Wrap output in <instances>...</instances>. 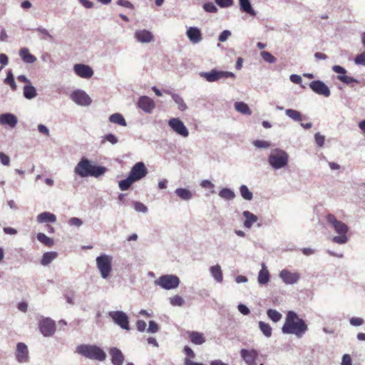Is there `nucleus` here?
<instances>
[{"label": "nucleus", "instance_id": "nucleus-22", "mask_svg": "<svg viewBox=\"0 0 365 365\" xmlns=\"http://www.w3.org/2000/svg\"><path fill=\"white\" fill-rule=\"evenodd\" d=\"M135 37L141 43H150L154 41L153 34L145 29L136 31L135 33Z\"/></svg>", "mask_w": 365, "mask_h": 365}, {"label": "nucleus", "instance_id": "nucleus-52", "mask_svg": "<svg viewBox=\"0 0 365 365\" xmlns=\"http://www.w3.org/2000/svg\"><path fill=\"white\" fill-rule=\"evenodd\" d=\"M216 4L220 7H229L232 5L233 0H215Z\"/></svg>", "mask_w": 365, "mask_h": 365}, {"label": "nucleus", "instance_id": "nucleus-23", "mask_svg": "<svg viewBox=\"0 0 365 365\" xmlns=\"http://www.w3.org/2000/svg\"><path fill=\"white\" fill-rule=\"evenodd\" d=\"M186 34L190 41L193 43H197L202 39V33L197 27H190Z\"/></svg>", "mask_w": 365, "mask_h": 365}, {"label": "nucleus", "instance_id": "nucleus-16", "mask_svg": "<svg viewBox=\"0 0 365 365\" xmlns=\"http://www.w3.org/2000/svg\"><path fill=\"white\" fill-rule=\"evenodd\" d=\"M279 277L285 284H292L296 283L300 278V274L296 272H290L287 269H282Z\"/></svg>", "mask_w": 365, "mask_h": 365}, {"label": "nucleus", "instance_id": "nucleus-62", "mask_svg": "<svg viewBox=\"0 0 365 365\" xmlns=\"http://www.w3.org/2000/svg\"><path fill=\"white\" fill-rule=\"evenodd\" d=\"M68 223L71 225H74V226H80L82 225V221L79 219V218H77V217H71L69 221H68Z\"/></svg>", "mask_w": 365, "mask_h": 365}, {"label": "nucleus", "instance_id": "nucleus-27", "mask_svg": "<svg viewBox=\"0 0 365 365\" xmlns=\"http://www.w3.org/2000/svg\"><path fill=\"white\" fill-rule=\"evenodd\" d=\"M242 215L245 217L244 226L246 228H250L252 225L258 220V217L250 211H244Z\"/></svg>", "mask_w": 365, "mask_h": 365}, {"label": "nucleus", "instance_id": "nucleus-26", "mask_svg": "<svg viewBox=\"0 0 365 365\" xmlns=\"http://www.w3.org/2000/svg\"><path fill=\"white\" fill-rule=\"evenodd\" d=\"M188 336L190 341L196 345H201L205 341L203 334L197 331L188 332Z\"/></svg>", "mask_w": 365, "mask_h": 365}, {"label": "nucleus", "instance_id": "nucleus-39", "mask_svg": "<svg viewBox=\"0 0 365 365\" xmlns=\"http://www.w3.org/2000/svg\"><path fill=\"white\" fill-rule=\"evenodd\" d=\"M259 327L261 331L267 337H270L272 336V329L270 325L267 323L259 322Z\"/></svg>", "mask_w": 365, "mask_h": 365}, {"label": "nucleus", "instance_id": "nucleus-3", "mask_svg": "<svg viewBox=\"0 0 365 365\" xmlns=\"http://www.w3.org/2000/svg\"><path fill=\"white\" fill-rule=\"evenodd\" d=\"M327 220L334 227L335 232L338 233L339 236L333 237L332 241L337 244H345L348 241L346 233L349 231L348 226L341 221L336 220V217L332 214H329L327 216Z\"/></svg>", "mask_w": 365, "mask_h": 365}, {"label": "nucleus", "instance_id": "nucleus-28", "mask_svg": "<svg viewBox=\"0 0 365 365\" xmlns=\"http://www.w3.org/2000/svg\"><path fill=\"white\" fill-rule=\"evenodd\" d=\"M37 220L41 223L55 222L56 221V217L52 213L44 212L38 215Z\"/></svg>", "mask_w": 365, "mask_h": 365}, {"label": "nucleus", "instance_id": "nucleus-14", "mask_svg": "<svg viewBox=\"0 0 365 365\" xmlns=\"http://www.w3.org/2000/svg\"><path fill=\"white\" fill-rule=\"evenodd\" d=\"M310 88L317 94L328 97L330 96V90L328 86L319 80L313 81L309 83Z\"/></svg>", "mask_w": 365, "mask_h": 365}, {"label": "nucleus", "instance_id": "nucleus-33", "mask_svg": "<svg viewBox=\"0 0 365 365\" xmlns=\"http://www.w3.org/2000/svg\"><path fill=\"white\" fill-rule=\"evenodd\" d=\"M235 108L237 111H238L242 114H245V115H251L252 114V111L250 109L249 106H247V104H246L244 102H236L235 103Z\"/></svg>", "mask_w": 365, "mask_h": 365}, {"label": "nucleus", "instance_id": "nucleus-61", "mask_svg": "<svg viewBox=\"0 0 365 365\" xmlns=\"http://www.w3.org/2000/svg\"><path fill=\"white\" fill-rule=\"evenodd\" d=\"M146 323L143 320H138L136 322V327L139 331H143L146 329Z\"/></svg>", "mask_w": 365, "mask_h": 365}, {"label": "nucleus", "instance_id": "nucleus-40", "mask_svg": "<svg viewBox=\"0 0 365 365\" xmlns=\"http://www.w3.org/2000/svg\"><path fill=\"white\" fill-rule=\"evenodd\" d=\"M267 314L269 318L274 322H277L282 319V314L275 309H269Z\"/></svg>", "mask_w": 365, "mask_h": 365}, {"label": "nucleus", "instance_id": "nucleus-32", "mask_svg": "<svg viewBox=\"0 0 365 365\" xmlns=\"http://www.w3.org/2000/svg\"><path fill=\"white\" fill-rule=\"evenodd\" d=\"M58 256L57 252H47L43 255L41 263V264L46 266L49 264L54 259H56Z\"/></svg>", "mask_w": 365, "mask_h": 365}, {"label": "nucleus", "instance_id": "nucleus-56", "mask_svg": "<svg viewBox=\"0 0 365 365\" xmlns=\"http://www.w3.org/2000/svg\"><path fill=\"white\" fill-rule=\"evenodd\" d=\"M231 35V32L228 30H225L223 31L220 35L219 36V38H218V40L220 41V42H224L225 41L228 37Z\"/></svg>", "mask_w": 365, "mask_h": 365}, {"label": "nucleus", "instance_id": "nucleus-5", "mask_svg": "<svg viewBox=\"0 0 365 365\" xmlns=\"http://www.w3.org/2000/svg\"><path fill=\"white\" fill-rule=\"evenodd\" d=\"M288 154L280 149L273 150L268 158L269 165L274 169H280L288 163Z\"/></svg>", "mask_w": 365, "mask_h": 365}, {"label": "nucleus", "instance_id": "nucleus-36", "mask_svg": "<svg viewBox=\"0 0 365 365\" xmlns=\"http://www.w3.org/2000/svg\"><path fill=\"white\" fill-rule=\"evenodd\" d=\"M36 237L40 242L48 247H52L54 244L53 240L43 233H38Z\"/></svg>", "mask_w": 365, "mask_h": 365}, {"label": "nucleus", "instance_id": "nucleus-29", "mask_svg": "<svg viewBox=\"0 0 365 365\" xmlns=\"http://www.w3.org/2000/svg\"><path fill=\"white\" fill-rule=\"evenodd\" d=\"M269 280V273L265 265L262 264V269L259 271L258 275V282L261 284H267Z\"/></svg>", "mask_w": 365, "mask_h": 365}, {"label": "nucleus", "instance_id": "nucleus-7", "mask_svg": "<svg viewBox=\"0 0 365 365\" xmlns=\"http://www.w3.org/2000/svg\"><path fill=\"white\" fill-rule=\"evenodd\" d=\"M155 284L165 289H173L179 286L180 279L175 275L165 274L157 279Z\"/></svg>", "mask_w": 365, "mask_h": 365}, {"label": "nucleus", "instance_id": "nucleus-50", "mask_svg": "<svg viewBox=\"0 0 365 365\" xmlns=\"http://www.w3.org/2000/svg\"><path fill=\"white\" fill-rule=\"evenodd\" d=\"M253 145L258 148H267L271 145L269 142L261 140H254Z\"/></svg>", "mask_w": 365, "mask_h": 365}, {"label": "nucleus", "instance_id": "nucleus-41", "mask_svg": "<svg viewBox=\"0 0 365 365\" xmlns=\"http://www.w3.org/2000/svg\"><path fill=\"white\" fill-rule=\"evenodd\" d=\"M4 83L9 85L13 91L16 90V85L11 71H9L7 72L6 78L4 79Z\"/></svg>", "mask_w": 365, "mask_h": 365}, {"label": "nucleus", "instance_id": "nucleus-2", "mask_svg": "<svg viewBox=\"0 0 365 365\" xmlns=\"http://www.w3.org/2000/svg\"><path fill=\"white\" fill-rule=\"evenodd\" d=\"M106 171V168L105 167L93 165L86 158H81L75 168V173L82 178L88 176L98 178L103 175Z\"/></svg>", "mask_w": 365, "mask_h": 365}, {"label": "nucleus", "instance_id": "nucleus-38", "mask_svg": "<svg viewBox=\"0 0 365 365\" xmlns=\"http://www.w3.org/2000/svg\"><path fill=\"white\" fill-rule=\"evenodd\" d=\"M134 182V180L128 175L126 179L119 182V187L122 191L128 190Z\"/></svg>", "mask_w": 365, "mask_h": 365}, {"label": "nucleus", "instance_id": "nucleus-6", "mask_svg": "<svg viewBox=\"0 0 365 365\" xmlns=\"http://www.w3.org/2000/svg\"><path fill=\"white\" fill-rule=\"evenodd\" d=\"M113 257L107 255H101L96 258V265L103 279H107L112 271Z\"/></svg>", "mask_w": 365, "mask_h": 365}, {"label": "nucleus", "instance_id": "nucleus-42", "mask_svg": "<svg viewBox=\"0 0 365 365\" xmlns=\"http://www.w3.org/2000/svg\"><path fill=\"white\" fill-rule=\"evenodd\" d=\"M219 195L225 200H232L235 197V193L228 188H223L220 191Z\"/></svg>", "mask_w": 365, "mask_h": 365}, {"label": "nucleus", "instance_id": "nucleus-4", "mask_svg": "<svg viewBox=\"0 0 365 365\" xmlns=\"http://www.w3.org/2000/svg\"><path fill=\"white\" fill-rule=\"evenodd\" d=\"M76 352L86 358L99 361H103L106 358L105 351L96 345H79L76 348Z\"/></svg>", "mask_w": 365, "mask_h": 365}, {"label": "nucleus", "instance_id": "nucleus-49", "mask_svg": "<svg viewBox=\"0 0 365 365\" xmlns=\"http://www.w3.org/2000/svg\"><path fill=\"white\" fill-rule=\"evenodd\" d=\"M203 9L207 12L210 13H216L217 11V9L212 2H207L204 4Z\"/></svg>", "mask_w": 365, "mask_h": 365}, {"label": "nucleus", "instance_id": "nucleus-30", "mask_svg": "<svg viewBox=\"0 0 365 365\" xmlns=\"http://www.w3.org/2000/svg\"><path fill=\"white\" fill-rule=\"evenodd\" d=\"M109 120L112 123L118 124L121 126H126L127 123L123 116L118 113L112 114L109 117Z\"/></svg>", "mask_w": 365, "mask_h": 365}, {"label": "nucleus", "instance_id": "nucleus-57", "mask_svg": "<svg viewBox=\"0 0 365 365\" xmlns=\"http://www.w3.org/2000/svg\"><path fill=\"white\" fill-rule=\"evenodd\" d=\"M350 324L352 326H361L364 324V319L360 317H352L350 319Z\"/></svg>", "mask_w": 365, "mask_h": 365}, {"label": "nucleus", "instance_id": "nucleus-58", "mask_svg": "<svg viewBox=\"0 0 365 365\" xmlns=\"http://www.w3.org/2000/svg\"><path fill=\"white\" fill-rule=\"evenodd\" d=\"M341 365H352L351 358L349 354H346L342 356Z\"/></svg>", "mask_w": 365, "mask_h": 365}, {"label": "nucleus", "instance_id": "nucleus-10", "mask_svg": "<svg viewBox=\"0 0 365 365\" xmlns=\"http://www.w3.org/2000/svg\"><path fill=\"white\" fill-rule=\"evenodd\" d=\"M38 328L44 336H51L56 331V323L50 318H44L38 322Z\"/></svg>", "mask_w": 365, "mask_h": 365}, {"label": "nucleus", "instance_id": "nucleus-1", "mask_svg": "<svg viewBox=\"0 0 365 365\" xmlns=\"http://www.w3.org/2000/svg\"><path fill=\"white\" fill-rule=\"evenodd\" d=\"M282 330L284 334H293L301 337L307 331V325L294 312L289 311Z\"/></svg>", "mask_w": 365, "mask_h": 365}, {"label": "nucleus", "instance_id": "nucleus-19", "mask_svg": "<svg viewBox=\"0 0 365 365\" xmlns=\"http://www.w3.org/2000/svg\"><path fill=\"white\" fill-rule=\"evenodd\" d=\"M138 105L145 113H150L155 108L154 101L146 96L140 97Z\"/></svg>", "mask_w": 365, "mask_h": 365}, {"label": "nucleus", "instance_id": "nucleus-20", "mask_svg": "<svg viewBox=\"0 0 365 365\" xmlns=\"http://www.w3.org/2000/svg\"><path fill=\"white\" fill-rule=\"evenodd\" d=\"M332 69L335 73L341 74V75H339L337 76V78L340 81L343 82L344 83L349 84V83H351L354 82H357V81L355 78H354L353 77L345 75V73H346V71L345 70L344 68H343L340 66L336 65V66H333Z\"/></svg>", "mask_w": 365, "mask_h": 365}, {"label": "nucleus", "instance_id": "nucleus-37", "mask_svg": "<svg viewBox=\"0 0 365 365\" xmlns=\"http://www.w3.org/2000/svg\"><path fill=\"white\" fill-rule=\"evenodd\" d=\"M37 95L36 88L33 86H26L24 88V96L27 99H31Z\"/></svg>", "mask_w": 365, "mask_h": 365}, {"label": "nucleus", "instance_id": "nucleus-15", "mask_svg": "<svg viewBox=\"0 0 365 365\" xmlns=\"http://www.w3.org/2000/svg\"><path fill=\"white\" fill-rule=\"evenodd\" d=\"M71 99L78 105L88 106L91 103V99L84 91H75L71 95Z\"/></svg>", "mask_w": 365, "mask_h": 365}, {"label": "nucleus", "instance_id": "nucleus-44", "mask_svg": "<svg viewBox=\"0 0 365 365\" xmlns=\"http://www.w3.org/2000/svg\"><path fill=\"white\" fill-rule=\"evenodd\" d=\"M285 113L287 116H289V118H291L292 119H293L294 120L299 121L302 120L301 113L296 110L287 109L285 111Z\"/></svg>", "mask_w": 365, "mask_h": 365}, {"label": "nucleus", "instance_id": "nucleus-11", "mask_svg": "<svg viewBox=\"0 0 365 365\" xmlns=\"http://www.w3.org/2000/svg\"><path fill=\"white\" fill-rule=\"evenodd\" d=\"M148 170L143 162L135 163L130 170L129 175L135 182L138 181L146 176Z\"/></svg>", "mask_w": 365, "mask_h": 365}, {"label": "nucleus", "instance_id": "nucleus-34", "mask_svg": "<svg viewBox=\"0 0 365 365\" xmlns=\"http://www.w3.org/2000/svg\"><path fill=\"white\" fill-rule=\"evenodd\" d=\"M175 193L180 199L184 200H188L192 197V192L186 188H178Z\"/></svg>", "mask_w": 365, "mask_h": 365}, {"label": "nucleus", "instance_id": "nucleus-8", "mask_svg": "<svg viewBox=\"0 0 365 365\" xmlns=\"http://www.w3.org/2000/svg\"><path fill=\"white\" fill-rule=\"evenodd\" d=\"M200 76L208 82L217 81L223 78H235V75L232 72L217 71L216 69H212L210 72L201 73Z\"/></svg>", "mask_w": 365, "mask_h": 365}, {"label": "nucleus", "instance_id": "nucleus-43", "mask_svg": "<svg viewBox=\"0 0 365 365\" xmlns=\"http://www.w3.org/2000/svg\"><path fill=\"white\" fill-rule=\"evenodd\" d=\"M240 190L242 197L245 200H251L252 199V192L250 191V190L246 185H241Z\"/></svg>", "mask_w": 365, "mask_h": 365}, {"label": "nucleus", "instance_id": "nucleus-53", "mask_svg": "<svg viewBox=\"0 0 365 365\" xmlns=\"http://www.w3.org/2000/svg\"><path fill=\"white\" fill-rule=\"evenodd\" d=\"M159 330V326L154 321L149 322L148 332L156 333Z\"/></svg>", "mask_w": 365, "mask_h": 365}, {"label": "nucleus", "instance_id": "nucleus-21", "mask_svg": "<svg viewBox=\"0 0 365 365\" xmlns=\"http://www.w3.org/2000/svg\"><path fill=\"white\" fill-rule=\"evenodd\" d=\"M109 354L111 357V362L113 365H123L125 358L119 349L116 347L110 348L109 349Z\"/></svg>", "mask_w": 365, "mask_h": 365}, {"label": "nucleus", "instance_id": "nucleus-35", "mask_svg": "<svg viewBox=\"0 0 365 365\" xmlns=\"http://www.w3.org/2000/svg\"><path fill=\"white\" fill-rule=\"evenodd\" d=\"M210 272L212 277L219 282H221L223 279L222 272L220 265L217 264L212 266L210 268Z\"/></svg>", "mask_w": 365, "mask_h": 365}, {"label": "nucleus", "instance_id": "nucleus-55", "mask_svg": "<svg viewBox=\"0 0 365 365\" xmlns=\"http://www.w3.org/2000/svg\"><path fill=\"white\" fill-rule=\"evenodd\" d=\"M355 63L356 64L365 66V52H363L356 56L355 58Z\"/></svg>", "mask_w": 365, "mask_h": 365}, {"label": "nucleus", "instance_id": "nucleus-18", "mask_svg": "<svg viewBox=\"0 0 365 365\" xmlns=\"http://www.w3.org/2000/svg\"><path fill=\"white\" fill-rule=\"evenodd\" d=\"M16 357L19 362L24 363L29 360V351L27 346L22 342H19L16 346Z\"/></svg>", "mask_w": 365, "mask_h": 365}, {"label": "nucleus", "instance_id": "nucleus-47", "mask_svg": "<svg viewBox=\"0 0 365 365\" xmlns=\"http://www.w3.org/2000/svg\"><path fill=\"white\" fill-rule=\"evenodd\" d=\"M170 302L173 306H182L184 304L183 299L179 295H175L170 298Z\"/></svg>", "mask_w": 365, "mask_h": 365}, {"label": "nucleus", "instance_id": "nucleus-31", "mask_svg": "<svg viewBox=\"0 0 365 365\" xmlns=\"http://www.w3.org/2000/svg\"><path fill=\"white\" fill-rule=\"evenodd\" d=\"M240 9L243 12H246L250 15L255 16V12L252 9L249 0H239Z\"/></svg>", "mask_w": 365, "mask_h": 365}, {"label": "nucleus", "instance_id": "nucleus-25", "mask_svg": "<svg viewBox=\"0 0 365 365\" xmlns=\"http://www.w3.org/2000/svg\"><path fill=\"white\" fill-rule=\"evenodd\" d=\"M19 53L22 61L26 63H33L37 60L36 57L31 54L27 48H21Z\"/></svg>", "mask_w": 365, "mask_h": 365}, {"label": "nucleus", "instance_id": "nucleus-51", "mask_svg": "<svg viewBox=\"0 0 365 365\" xmlns=\"http://www.w3.org/2000/svg\"><path fill=\"white\" fill-rule=\"evenodd\" d=\"M36 31L42 35V36H41L42 39H44V40H46V39L53 40V36L51 35L46 29L40 27V28H38L36 29Z\"/></svg>", "mask_w": 365, "mask_h": 365}, {"label": "nucleus", "instance_id": "nucleus-48", "mask_svg": "<svg viewBox=\"0 0 365 365\" xmlns=\"http://www.w3.org/2000/svg\"><path fill=\"white\" fill-rule=\"evenodd\" d=\"M106 141H108L111 144L114 145L118 142V138L113 134L109 133L106 135L103 140H101V143H104Z\"/></svg>", "mask_w": 365, "mask_h": 365}, {"label": "nucleus", "instance_id": "nucleus-9", "mask_svg": "<svg viewBox=\"0 0 365 365\" xmlns=\"http://www.w3.org/2000/svg\"><path fill=\"white\" fill-rule=\"evenodd\" d=\"M109 316L122 329L130 330L128 317L125 313L122 311H113L109 312Z\"/></svg>", "mask_w": 365, "mask_h": 365}, {"label": "nucleus", "instance_id": "nucleus-12", "mask_svg": "<svg viewBox=\"0 0 365 365\" xmlns=\"http://www.w3.org/2000/svg\"><path fill=\"white\" fill-rule=\"evenodd\" d=\"M168 125L175 133L185 138L188 136V130L180 119L177 118H171L168 122Z\"/></svg>", "mask_w": 365, "mask_h": 365}, {"label": "nucleus", "instance_id": "nucleus-63", "mask_svg": "<svg viewBox=\"0 0 365 365\" xmlns=\"http://www.w3.org/2000/svg\"><path fill=\"white\" fill-rule=\"evenodd\" d=\"M200 185L204 188L212 189L214 185L208 180H204L201 182Z\"/></svg>", "mask_w": 365, "mask_h": 365}, {"label": "nucleus", "instance_id": "nucleus-64", "mask_svg": "<svg viewBox=\"0 0 365 365\" xmlns=\"http://www.w3.org/2000/svg\"><path fill=\"white\" fill-rule=\"evenodd\" d=\"M238 310L244 315H247L250 313V309L242 304L238 305Z\"/></svg>", "mask_w": 365, "mask_h": 365}, {"label": "nucleus", "instance_id": "nucleus-46", "mask_svg": "<svg viewBox=\"0 0 365 365\" xmlns=\"http://www.w3.org/2000/svg\"><path fill=\"white\" fill-rule=\"evenodd\" d=\"M260 55L263 60L266 62L272 63L276 61V58L268 51H263L260 53Z\"/></svg>", "mask_w": 365, "mask_h": 365}, {"label": "nucleus", "instance_id": "nucleus-17", "mask_svg": "<svg viewBox=\"0 0 365 365\" xmlns=\"http://www.w3.org/2000/svg\"><path fill=\"white\" fill-rule=\"evenodd\" d=\"M74 71L81 78H90L93 75L92 68L85 64H76L74 66Z\"/></svg>", "mask_w": 365, "mask_h": 365}, {"label": "nucleus", "instance_id": "nucleus-59", "mask_svg": "<svg viewBox=\"0 0 365 365\" xmlns=\"http://www.w3.org/2000/svg\"><path fill=\"white\" fill-rule=\"evenodd\" d=\"M135 209L138 212H146L148 211L147 207L139 202L135 203Z\"/></svg>", "mask_w": 365, "mask_h": 365}, {"label": "nucleus", "instance_id": "nucleus-54", "mask_svg": "<svg viewBox=\"0 0 365 365\" xmlns=\"http://www.w3.org/2000/svg\"><path fill=\"white\" fill-rule=\"evenodd\" d=\"M0 161L4 165L8 166L10 163V158L4 153L0 152Z\"/></svg>", "mask_w": 365, "mask_h": 365}, {"label": "nucleus", "instance_id": "nucleus-24", "mask_svg": "<svg viewBox=\"0 0 365 365\" xmlns=\"http://www.w3.org/2000/svg\"><path fill=\"white\" fill-rule=\"evenodd\" d=\"M0 124L14 128L17 124V118L11 113L2 114L0 115Z\"/></svg>", "mask_w": 365, "mask_h": 365}, {"label": "nucleus", "instance_id": "nucleus-45", "mask_svg": "<svg viewBox=\"0 0 365 365\" xmlns=\"http://www.w3.org/2000/svg\"><path fill=\"white\" fill-rule=\"evenodd\" d=\"M173 98L175 102L178 105V109L183 111L187 109V106L185 103L183 99L178 95H173Z\"/></svg>", "mask_w": 365, "mask_h": 365}, {"label": "nucleus", "instance_id": "nucleus-13", "mask_svg": "<svg viewBox=\"0 0 365 365\" xmlns=\"http://www.w3.org/2000/svg\"><path fill=\"white\" fill-rule=\"evenodd\" d=\"M240 356L243 359L247 365H255L256 360L258 358L259 353L254 349L240 350Z\"/></svg>", "mask_w": 365, "mask_h": 365}, {"label": "nucleus", "instance_id": "nucleus-60", "mask_svg": "<svg viewBox=\"0 0 365 365\" xmlns=\"http://www.w3.org/2000/svg\"><path fill=\"white\" fill-rule=\"evenodd\" d=\"M315 142L318 146L322 147L324 143V136L320 135L319 133L315 134Z\"/></svg>", "mask_w": 365, "mask_h": 365}]
</instances>
